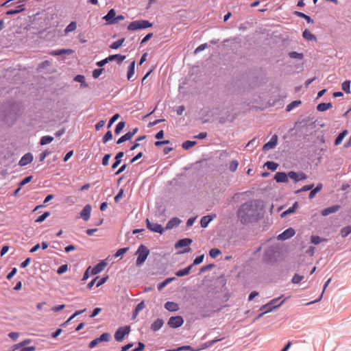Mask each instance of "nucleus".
<instances>
[{
	"mask_svg": "<svg viewBox=\"0 0 351 351\" xmlns=\"http://www.w3.org/2000/svg\"><path fill=\"white\" fill-rule=\"evenodd\" d=\"M323 189V184L319 182L317 184V186L315 187H313L311 188V190L308 194V198L309 199H313L315 195L322 191V189Z\"/></svg>",
	"mask_w": 351,
	"mask_h": 351,
	"instance_id": "nucleus-33",
	"label": "nucleus"
},
{
	"mask_svg": "<svg viewBox=\"0 0 351 351\" xmlns=\"http://www.w3.org/2000/svg\"><path fill=\"white\" fill-rule=\"evenodd\" d=\"M73 52L74 51L71 49H60L51 51L49 54L53 56H69L72 54Z\"/></svg>",
	"mask_w": 351,
	"mask_h": 351,
	"instance_id": "nucleus-25",
	"label": "nucleus"
},
{
	"mask_svg": "<svg viewBox=\"0 0 351 351\" xmlns=\"http://www.w3.org/2000/svg\"><path fill=\"white\" fill-rule=\"evenodd\" d=\"M293 14L295 15V16H297L298 17H300L302 19H304L306 20V21L308 23H314V20L308 15L306 14L304 12H300V11H294L293 12Z\"/></svg>",
	"mask_w": 351,
	"mask_h": 351,
	"instance_id": "nucleus-38",
	"label": "nucleus"
},
{
	"mask_svg": "<svg viewBox=\"0 0 351 351\" xmlns=\"http://www.w3.org/2000/svg\"><path fill=\"white\" fill-rule=\"evenodd\" d=\"M125 40V38H121L120 39H118L117 40L112 43L110 45V48L111 49H114V50L118 49L119 47H121L123 45Z\"/></svg>",
	"mask_w": 351,
	"mask_h": 351,
	"instance_id": "nucleus-45",
	"label": "nucleus"
},
{
	"mask_svg": "<svg viewBox=\"0 0 351 351\" xmlns=\"http://www.w3.org/2000/svg\"><path fill=\"white\" fill-rule=\"evenodd\" d=\"M350 84H351V82L350 80H345L342 84H341V88H342V90L347 94H349L350 93Z\"/></svg>",
	"mask_w": 351,
	"mask_h": 351,
	"instance_id": "nucleus-54",
	"label": "nucleus"
},
{
	"mask_svg": "<svg viewBox=\"0 0 351 351\" xmlns=\"http://www.w3.org/2000/svg\"><path fill=\"white\" fill-rule=\"evenodd\" d=\"M77 28V23L75 21H71L69 24L65 27L64 32L65 34L73 32Z\"/></svg>",
	"mask_w": 351,
	"mask_h": 351,
	"instance_id": "nucleus-49",
	"label": "nucleus"
},
{
	"mask_svg": "<svg viewBox=\"0 0 351 351\" xmlns=\"http://www.w3.org/2000/svg\"><path fill=\"white\" fill-rule=\"evenodd\" d=\"M54 138L52 136L46 135L40 138L39 144L40 145H45L51 143L53 141Z\"/></svg>",
	"mask_w": 351,
	"mask_h": 351,
	"instance_id": "nucleus-46",
	"label": "nucleus"
},
{
	"mask_svg": "<svg viewBox=\"0 0 351 351\" xmlns=\"http://www.w3.org/2000/svg\"><path fill=\"white\" fill-rule=\"evenodd\" d=\"M110 340V335L108 332H103L99 337L93 339L88 343V348L92 349L101 342H108Z\"/></svg>",
	"mask_w": 351,
	"mask_h": 351,
	"instance_id": "nucleus-11",
	"label": "nucleus"
},
{
	"mask_svg": "<svg viewBox=\"0 0 351 351\" xmlns=\"http://www.w3.org/2000/svg\"><path fill=\"white\" fill-rule=\"evenodd\" d=\"M302 104V101L300 99H297V100H294L293 101H291L290 104H289L287 106H286V109L285 110L287 112H290L291 111L293 108L299 106L300 104Z\"/></svg>",
	"mask_w": 351,
	"mask_h": 351,
	"instance_id": "nucleus-47",
	"label": "nucleus"
},
{
	"mask_svg": "<svg viewBox=\"0 0 351 351\" xmlns=\"http://www.w3.org/2000/svg\"><path fill=\"white\" fill-rule=\"evenodd\" d=\"M51 154V152L49 149H45V150L43 151L39 154V157H38L39 162H43L44 160L46 158V157H47Z\"/></svg>",
	"mask_w": 351,
	"mask_h": 351,
	"instance_id": "nucleus-64",
	"label": "nucleus"
},
{
	"mask_svg": "<svg viewBox=\"0 0 351 351\" xmlns=\"http://www.w3.org/2000/svg\"><path fill=\"white\" fill-rule=\"evenodd\" d=\"M147 137L146 135H141V136H138L136 140L133 142L132 146L130 147L129 150L130 151H134L135 150L137 147H138L140 146V143H139V141H143L144 139H145Z\"/></svg>",
	"mask_w": 351,
	"mask_h": 351,
	"instance_id": "nucleus-41",
	"label": "nucleus"
},
{
	"mask_svg": "<svg viewBox=\"0 0 351 351\" xmlns=\"http://www.w3.org/2000/svg\"><path fill=\"white\" fill-rule=\"evenodd\" d=\"M113 138V135L111 130H108L106 134L102 137L101 141L103 143L106 144L108 141H111Z\"/></svg>",
	"mask_w": 351,
	"mask_h": 351,
	"instance_id": "nucleus-55",
	"label": "nucleus"
},
{
	"mask_svg": "<svg viewBox=\"0 0 351 351\" xmlns=\"http://www.w3.org/2000/svg\"><path fill=\"white\" fill-rule=\"evenodd\" d=\"M350 234H351V226L350 225L343 227L340 230V235L342 238H346Z\"/></svg>",
	"mask_w": 351,
	"mask_h": 351,
	"instance_id": "nucleus-52",
	"label": "nucleus"
},
{
	"mask_svg": "<svg viewBox=\"0 0 351 351\" xmlns=\"http://www.w3.org/2000/svg\"><path fill=\"white\" fill-rule=\"evenodd\" d=\"M288 56L291 59L302 60L304 58V54L297 51H290L288 53Z\"/></svg>",
	"mask_w": 351,
	"mask_h": 351,
	"instance_id": "nucleus-50",
	"label": "nucleus"
},
{
	"mask_svg": "<svg viewBox=\"0 0 351 351\" xmlns=\"http://www.w3.org/2000/svg\"><path fill=\"white\" fill-rule=\"evenodd\" d=\"M108 278H109V276L107 274L103 276L101 278H99L97 280L96 287H101V285H103L104 283H106L107 282Z\"/></svg>",
	"mask_w": 351,
	"mask_h": 351,
	"instance_id": "nucleus-63",
	"label": "nucleus"
},
{
	"mask_svg": "<svg viewBox=\"0 0 351 351\" xmlns=\"http://www.w3.org/2000/svg\"><path fill=\"white\" fill-rule=\"evenodd\" d=\"M138 131V128L137 127L132 129V130L126 132L125 134L122 135L120 138H119L117 141V144H121L127 141H130L132 138V137L137 133Z\"/></svg>",
	"mask_w": 351,
	"mask_h": 351,
	"instance_id": "nucleus-14",
	"label": "nucleus"
},
{
	"mask_svg": "<svg viewBox=\"0 0 351 351\" xmlns=\"http://www.w3.org/2000/svg\"><path fill=\"white\" fill-rule=\"evenodd\" d=\"M106 260H101L91 269V275H97L101 273L106 267Z\"/></svg>",
	"mask_w": 351,
	"mask_h": 351,
	"instance_id": "nucleus-16",
	"label": "nucleus"
},
{
	"mask_svg": "<svg viewBox=\"0 0 351 351\" xmlns=\"http://www.w3.org/2000/svg\"><path fill=\"white\" fill-rule=\"evenodd\" d=\"M33 179V176H27L26 177H25L23 180H21L19 183H18V186H19L21 189L22 187L28 184L29 182H30Z\"/></svg>",
	"mask_w": 351,
	"mask_h": 351,
	"instance_id": "nucleus-59",
	"label": "nucleus"
},
{
	"mask_svg": "<svg viewBox=\"0 0 351 351\" xmlns=\"http://www.w3.org/2000/svg\"><path fill=\"white\" fill-rule=\"evenodd\" d=\"M164 320L161 318H157L150 326V329L154 332L158 331L164 325Z\"/></svg>",
	"mask_w": 351,
	"mask_h": 351,
	"instance_id": "nucleus-29",
	"label": "nucleus"
},
{
	"mask_svg": "<svg viewBox=\"0 0 351 351\" xmlns=\"http://www.w3.org/2000/svg\"><path fill=\"white\" fill-rule=\"evenodd\" d=\"M215 267V265L214 263H210V264L204 265L199 269V274H201L207 271L211 270Z\"/></svg>",
	"mask_w": 351,
	"mask_h": 351,
	"instance_id": "nucleus-62",
	"label": "nucleus"
},
{
	"mask_svg": "<svg viewBox=\"0 0 351 351\" xmlns=\"http://www.w3.org/2000/svg\"><path fill=\"white\" fill-rule=\"evenodd\" d=\"M222 339H223V338H219V339H213L211 341H206V342L202 343L201 345V346L199 348H198V349H200V350H202L208 348L213 346L217 342H218L219 341H221Z\"/></svg>",
	"mask_w": 351,
	"mask_h": 351,
	"instance_id": "nucleus-40",
	"label": "nucleus"
},
{
	"mask_svg": "<svg viewBox=\"0 0 351 351\" xmlns=\"http://www.w3.org/2000/svg\"><path fill=\"white\" fill-rule=\"evenodd\" d=\"M330 281H331V278L328 279L325 282V283H324V285L323 286V291H322V293H321V295L316 300L308 302L307 304H315L316 302H318L321 301L322 299V297H323L324 292L325 291L326 289L328 287V286L330 284Z\"/></svg>",
	"mask_w": 351,
	"mask_h": 351,
	"instance_id": "nucleus-44",
	"label": "nucleus"
},
{
	"mask_svg": "<svg viewBox=\"0 0 351 351\" xmlns=\"http://www.w3.org/2000/svg\"><path fill=\"white\" fill-rule=\"evenodd\" d=\"M125 127V122L123 121H119L115 126L114 134L119 135Z\"/></svg>",
	"mask_w": 351,
	"mask_h": 351,
	"instance_id": "nucleus-51",
	"label": "nucleus"
},
{
	"mask_svg": "<svg viewBox=\"0 0 351 351\" xmlns=\"http://www.w3.org/2000/svg\"><path fill=\"white\" fill-rule=\"evenodd\" d=\"M21 4L16 5L14 8L10 9L5 12L6 15H14L19 14L26 10L25 4L20 3Z\"/></svg>",
	"mask_w": 351,
	"mask_h": 351,
	"instance_id": "nucleus-26",
	"label": "nucleus"
},
{
	"mask_svg": "<svg viewBox=\"0 0 351 351\" xmlns=\"http://www.w3.org/2000/svg\"><path fill=\"white\" fill-rule=\"evenodd\" d=\"M295 234V230L290 227L285 230L282 233L277 236V239L279 241H286L293 237Z\"/></svg>",
	"mask_w": 351,
	"mask_h": 351,
	"instance_id": "nucleus-15",
	"label": "nucleus"
},
{
	"mask_svg": "<svg viewBox=\"0 0 351 351\" xmlns=\"http://www.w3.org/2000/svg\"><path fill=\"white\" fill-rule=\"evenodd\" d=\"M278 138L276 134L273 135L270 140L264 144L263 147V150L266 152L274 148L278 144Z\"/></svg>",
	"mask_w": 351,
	"mask_h": 351,
	"instance_id": "nucleus-22",
	"label": "nucleus"
},
{
	"mask_svg": "<svg viewBox=\"0 0 351 351\" xmlns=\"http://www.w3.org/2000/svg\"><path fill=\"white\" fill-rule=\"evenodd\" d=\"M197 142L196 141L187 140L182 143V147L185 150H188V149H191L192 147L197 145Z\"/></svg>",
	"mask_w": 351,
	"mask_h": 351,
	"instance_id": "nucleus-48",
	"label": "nucleus"
},
{
	"mask_svg": "<svg viewBox=\"0 0 351 351\" xmlns=\"http://www.w3.org/2000/svg\"><path fill=\"white\" fill-rule=\"evenodd\" d=\"M311 243L313 245H319L323 241H327V239L320 237L318 235H311L310 238Z\"/></svg>",
	"mask_w": 351,
	"mask_h": 351,
	"instance_id": "nucleus-43",
	"label": "nucleus"
},
{
	"mask_svg": "<svg viewBox=\"0 0 351 351\" xmlns=\"http://www.w3.org/2000/svg\"><path fill=\"white\" fill-rule=\"evenodd\" d=\"M164 307L166 310H167L169 312H176L179 310L178 304L174 302H166L165 303Z\"/></svg>",
	"mask_w": 351,
	"mask_h": 351,
	"instance_id": "nucleus-31",
	"label": "nucleus"
},
{
	"mask_svg": "<svg viewBox=\"0 0 351 351\" xmlns=\"http://www.w3.org/2000/svg\"><path fill=\"white\" fill-rule=\"evenodd\" d=\"M74 82L80 83L81 88L88 87V84L86 82L85 76L81 74L76 75L73 78Z\"/></svg>",
	"mask_w": 351,
	"mask_h": 351,
	"instance_id": "nucleus-34",
	"label": "nucleus"
},
{
	"mask_svg": "<svg viewBox=\"0 0 351 351\" xmlns=\"http://www.w3.org/2000/svg\"><path fill=\"white\" fill-rule=\"evenodd\" d=\"M91 210H92L91 205L89 204H86L80 213V217L84 221H87L90 219Z\"/></svg>",
	"mask_w": 351,
	"mask_h": 351,
	"instance_id": "nucleus-21",
	"label": "nucleus"
},
{
	"mask_svg": "<svg viewBox=\"0 0 351 351\" xmlns=\"http://www.w3.org/2000/svg\"><path fill=\"white\" fill-rule=\"evenodd\" d=\"M176 277H170L167 278L165 279L162 282H160L157 285V289L158 291H161L166 286H167L169 284L172 282L173 281L176 280Z\"/></svg>",
	"mask_w": 351,
	"mask_h": 351,
	"instance_id": "nucleus-35",
	"label": "nucleus"
},
{
	"mask_svg": "<svg viewBox=\"0 0 351 351\" xmlns=\"http://www.w3.org/2000/svg\"><path fill=\"white\" fill-rule=\"evenodd\" d=\"M125 58H126V56L125 55H122V54H119V53L112 54V55H109L108 57H106V58H104L101 60L97 61L95 63V64L98 67H103L104 66H105L106 64H108L110 62L116 61V62L119 65H120L122 64V62H123V60Z\"/></svg>",
	"mask_w": 351,
	"mask_h": 351,
	"instance_id": "nucleus-6",
	"label": "nucleus"
},
{
	"mask_svg": "<svg viewBox=\"0 0 351 351\" xmlns=\"http://www.w3.org/2000/svg\"><path fill=\"white\" fill-rule=\"evenodd\" d=\"M332 107V104L331 102H322L319 103L316 109L319 112H324Z\"/></svg>",
	"mask_w": 351,
	"mask_h": 351,
	"instance_id": "nucleus-39",
	"label": "nucleus"
},
{
	"mask_svg": "<svg viewBox=\"0 0 351 351\" xmlns=\"http://www.w3.org/2000/svg\"><path fill=\"white\" fill-rule=\"evenodd\" d=\"M348 134V130L347 129H345L342 130L341 132L339 133V134L337 136V137L335 139L334 145L335 146L339 145L343 138Z\"/></svg>",
	"mask_w": 351,
	"mask_h": 351,
	"instance_id": "nucleus-30",
	"label": "nucleus"
},
{
	"mask_svg": "<svg viewBox=\"0 0 351 351\" xmlns=\"http://www.w3.org/2000/svg\"><path fill=\"white\" fill-rule=\"evenodd\" d=\"M20 108L15 101H8L5 104L3 110L4 121L9 126H12L17 121L19 117Z\"/></svg>",
	"mask_w": 351,
	"mask_h": 351,
	"instance_id": "nucleus-2",
	"label": "nucleus"
},
{
	"mask_svg": "<svg viewBox=\"0 0 351 351\" xmlns=\"http://www.w3.org/2000/svg\"><path fill=\"white\" fill-rule=\"evenodd\" d=\"M129 250V247L119 248L114 253V257L123 256Z\"/></svg>",
	"mask_w": 351,
	"mask_h": 351,
	"instance_id": "nucleus-60",
	"label": "nucleus"
},
{
	"mask_svg": "<svg viewBox=\"0 0 351 351\" xmlns=\"http://www.w3.org/2000/svg\"><path fill=\"white\" fill-rule=\"evenodd\" d=\"M237 118L236 114H232L230 111H227L225 116L220 117L219 118V123L220 124H224L226 122L232 123Z\"/></svg>",
	"mask_w": 351,
	"mask_h": 351,
	"instance_id": "nucleus-19",
	"label": "nucleus"
},
{
	"mask_svg": "<svg viewBox=\"0 0 351 351\" xmlns=\"http://www.w3.org/2000/svg\"><path fill=\"white\" fill-rule=\"evenodd\" d=\"M193 240L190 238H183L178 240L175 243V248L180 249L184 248L180 251L178 254H184L191 251V248L189 245L192 243Z\"/></svg>",
	"mask_w": 351,
	"mask_h": 351,
	"instance_id": "nucleus-8",
	"label": "nucleus"
},
{
	"mask_svg": "<svg viewBox=\"0 0 351 351\" xmlns=\"http://www.w3.org/2000/svg\"><path fill=\"white\" fill-rule=\"evenodd\" d=\"M130 330L131 328L130 325L119 327L114 332V339L119 342L123 341L125 337L130 334Z\"/></svg>",
	"mask_w": 351,
	"mask_h": 351,
	"instance_id": "nucleus-9",
	"label": "nucleus"
},
{
	"mask_svg": "<svg viewBox=\"0 0 351 351\" xmlns=\"http://www.w3.org/2000/svg\"><path fill=\"white\" fill-rule=\"evenodd\" d=\"M184 322V319L181 315H175L169 317L167 324L173 329L178 328L181 327Z\"/></svg>",
	"mask_w": 351,
	"mask_h": 351,
	"instance_id": "nucleus-10",
	"label": "nucleus"
},
{
	"mask_svg": "<svg viewBox=\"0 0 351 351\" xmlns=\"http://www.w3.org/2000/svg\"><path fill=\"white\" fill-rule=\"evenodd\" d=\"M289 172L278 171L274 176V180L278 183H287L289 182Z\"/></svg>",
	"mask_w": 351,
	"mask_h": 351,
	"instance_id": "nucleus-18",
	"label": "nucleus"
},
{
	"mask_svg": "<svg viewBox=\"0 0 351 351\" xmlns=\"http://www.w3.org/2000/svg\"><path fill=\"white\" fill-rule=\"evenodd\" d=\"M34 160V156L31 152L25 154L19 160L18 165L20 167H24L30 164Z\"/></svg>",
	"mask_w": 351,
	"mask_h": 351,
	"instance_id": "nucleus-17",
	"label": "nucleus"
},
{
	"mask_svg": "<svg viewBox=\"0 0 351 351\" xmlns=\"http://www.w3.org/2000/svg\"><path fill=\"white\" fill-rule=\"evenodd\" d=\"M192 268L193 265H189L184 269L176 271L175 274L177 277H183L187 276L191 273Z\"/></svg>",
	"mask_w": 351,
	"mask_h": 351,
	"instance_id": "nucleus-32",
	"label": "nucleus"
},
{
	"mask_svg": "<svg viewBox=\"0 0 351 351\" xmlns=\"http://www.w3.org/2000/svg\"><path fill=\"white\" fill-rule=\"evenodd\" d=\"M279 254V248L276 246H269L264 252L263 261L267 264L276 261V255Z\"/></svg>",
	"mask_w": 351,
	"mask_h": 351,
	"instance_id": "nucleus-7",
	"label": "nucleus"
},
{
	"mask_svg": "<svg viewBox=\"0 0 351 351\" xmlns=\"http://www.w3.org/2000/svg\"><path fill=\"white\" fill-rule=\"evenodd\" d=\"M289 298H290V296L284 297V295H281L278 298L271 300L267 304L261 306L259 310H265L267 313L274 311L279 308Z\"/></svg>",
	"mask_w": 351,
	"mask_h": 351,
	"instance_id": "nucleus-3",
	"label": "nucleus"
},
{
	"mask_svg": "<svg viewBox=\"0 0 351 351\" xmlns=\"http://www.w3.org/2000/svg\"><path fill=\"white\" fill-rule=\"evenodd\" d=\"M120 117V115L119 113L114 114L109 119L108 123L107 124V128L109 129L111 128V126L113 125V123L118 120V119Z\"/></svg>",
	"mask_w": 351,
	"mask_h": 351,
	"instance_id": "nucleus-61",
	"label": "nucleus"
},
{
	"mask_svg": "<svg viewBox=\"0 0 351 351\" xmlns=\"http://www.w3.org/2000/svg\"><path fill=\"white\" fill-rule=\"evenodd\" d=\"M104 71L105 69L103 67H99L97 69H94L92 72L93 77L94 79H98Z\"/></svg>",
	"mask_w": 351,
	"mask_h": 351,
	"instance_id": "nucleus-56",
	"label": "nucleus"
},
{
	"mask_svg": "<svg viewBox=\"0 0 351 351\" xmlns=\"http://www.w3.org/2000/svg\"><path fill=\"white\" fill-rule=\"evenodd\" d=\"M182 222L181 219L177 217H172L169 220V221L166 223L164 229L166 230H171L174 228L178 227L180 223Z\"/></svg>",
	"mask_w": 351,
	"mask_h": 351,
	"instance_id": "nucleus-24",
	"label": "nucleus"
},
{
	"mask_svg": "<svg viewBox=\"0 0 351 351\" xmlns=\"http://www.w3.org/2000/svg\"><path fill=\"white\" fill-rule=\"evenodd\" d=\"M51 213L49 211H45L36 219L35 222L40 223L43 222L47 217H49Z\"/></svg>",
	"mask_w": 351,
	"mask_h": 351,
	"instance_id": "nucleus-53",
	"label": "nucleus"
},
{
	"mask_svg": "<svg viewBox=\"0 0 351 351\" xmlns=\"http://www.w3.org/2000/svg\"><path fill=\"white\" fill-rule=\"evenodd\" d=\"M221 254V250L217 247L212 248L209 250V256L212 258H216Z\"/></svg>",
	"mask_w": 351,
	"mask_h": 351,
	"instance_id": "nucleus-57",
	"label": "nucleus"
},
{
	"mask_svg": "<svg viewBox=\"0 0 351 351\" xmlns=\"http://www.w3.org/2000/svg\"><path fill=\"white\" fill-rule=\"evenodd\" d=\"M216 215H208L203 216L200 219V226L203 228H206L208 226L209 223L214 219Z\"/></svg>",
	"mask_w": 351,
	"mask_h": 351,
	"instance_id": "nucleus-27",
	"label": "nucleus"
},
{
	"mask_svg": "<svg viewBox=\"0 0 351 351\" xmlns=\"http://www.w3.org/2000/svg\"><path fill=\"white\" fill-rule=\"evenodd\" d=\"M289 178L291 179L294 183H297L299 181L304 180L307 178V175L302 172H297L295 171H289Z\"/></svg>",
	"mask_w": 351,
	"mask_h": 351,
	"instance_id": "nucleus-13",
	"label": "nucleus"
},
{
	"mask_svg": "<svg viewBox=\"0 0 351 351\" xmlns=\"http://www.w3.org/2000/svg\"><path fill=\"white\" fill-rule=\"evenodd\" d=\"M116 17V11L114 8H111L108 13L103 16V19L106 21V25H114L113 22Z\"/></svg>",
	"mask_w": 351,
	"mask_h": 351,
	"instance_id": "nucleus-23",
	"label": "nucleus"
},
{
	"mask_svg": "<svg viewBox=\"0 0 351 351\" xmlns=\"http://www.w3.org/2000/svg\"><path fill=\"white\" fill-rule=\"evenodd\" d=\"M149 253L150 250L144 244H141L136 252L137 255L136 265L137 267L141 266L147 260Z\"/></svg>",
	"mask_w": 351,
	"mask_h": 351,
	"instance_id": "nucleus-5",
	"label": "nucleus"
},
{
	"mask_svg": "<svg viewBox=\"0 0 351 351\" xmlns=\"http://www.w3.org/2000/svg\"><path fill=\"white\" fill-rule=\"evenodd\" d=\"M145 223L147 228L151 232L158 233L160 234H162L165 232V229H164L160 224L158 223H152L148 218L146 219Z\"/></svg>",
	"mask_w": 351,
	"mask_h": 351,
	"instance_id": "nucleus-12",
	"label": "nucleus"
},
{
	"mask_svg": "<svg viewBox=\"0 0 351 351\" xmlns=\"http://www.w3.org/2000/svg\"><path fill=\"white\" fill-rule=\"evenodd\" d=\"M302 37L308 41H317L316 36L312 34L308 29H305L302 32Z\"/></svg>",
	"mask_w": 351,
	"mask_h": 351,
	"instance_id": "nucleus-36",
	"label": "nucleus"
},
{
	"mask_svg": "<svg viewBox=\"0 0 351 351\" xmlns=\"http://www.w3.org/2000/svg\"><path fill=\"white\" fill-rule=\"evenodd\" d=\"M341 206L339 204H334L322 210L321 215L323 217H326L332 213H335L339 211L341 208Z\"/></svg>",
	"mask_w": 351,
	"mask_h": 351,
	"instance_id": "nucleus-20",
	"label": "nucleus"
},
{
	"mask_svg": "<svg viewBox=\"0 0 351 351\" xmlns=\"http://www.w3.org/2000/svg\"><path fill=\"white\" fill-rule=\"evenodd\" d=\"M261 201L249 200L242 204L238 208L237 215L241 224L247 225L256 222L260 219L258 208Z\"/></svg>",
	"mask_w": 351,
	"mask_h": 351,
	"instance_id": "nucleus-1",
	"label": "nucleus"
},
{
	"mask_svg": "<svg viewBox=\"0 0 351 351\" xmlns=\"http://www.w3.org/2000/svg\"><path fill=\"white\" fill-rule=\"evenodd\" d=\"M125 153L122 151L119 152L114 158V162L112 164L111 168L115 169L122 162V158L124 156Z\"/></svg>",
	"mask_w": 351,
	"mask_h": 351,
	"instance_id": "nucleus-28",
	"label": "nucleus"
},
{
	"mask_svg": "<svg viewBox=\"0 0 351 351\" xmlns=\"http://www.w3.org/2000/svg\"><path fill=\"white\" fill-rule=\"evenodd\" d=\"M177 351H200V349H194L191 346L184 345L177 347Z\"/></svg>",
	"mask_w": 351,
	"mask_h": 351,
	"instance_id": "nucleus-58",
	"label": "nucleus"
},
{
	"mask_svg": "<svg viewBox=\"0 0 351 351\" xmlns=\"http://www.w3.org/2000/svg\"><path fill=\"white\" fill-rule=\"evenodd\" d=\"M135 64H136V61L132 60L128 66V71H127V78L128 80H130L134 75Z\"/></svg>",
	"mask_w": 351,
	"mask_h": 351,
	"instance_id": "nucleus-37",
	"label": "nucleus"
},
{
	"mask_svg": "<svg viewBox=\"0 0 351 351\" xmlns=\"http://www.w3.org/2000/svg\"><path fill=\"white\" fill-rule=\"evenodd\" d=\"M152 27L153 23H151L149 21L145 19H141L130 22L127 27V29L128 31H136L141 29H145Z\"/></svg>",
	"mask_w": 351,
	"mask_h": 351,
	"instance_id": "nucleus-4",
	"label": "nucleus"
},
{
	"mask_svg": "<svg viewBox=\"0 0 351 351\" xmlns=\"http://www.w3.org/2000/svg\"><path fill=\"white\" fill-rule=\"evenodd\" d=\"M278 166L279 165L278 163L271 160H268L264 164V167H267V169L271 171H275Z\"/></svg>",
	"mask_w": 351,
	"mask_h": 351,
	"instance_id": "nucleus-42",
	"label": "nucleus"
}]
</instances>
